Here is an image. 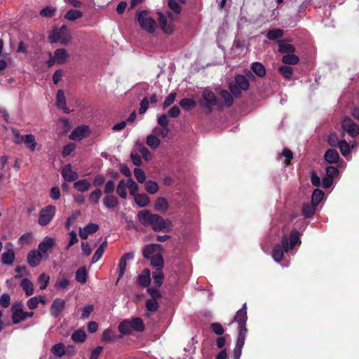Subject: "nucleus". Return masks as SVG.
<instances>
[{"label": "nucleus", "mask_w": 359, "mask_h": 359, "mask_svg": "<svg viewBox=\"0 0 359 359\" xmlns=\"http://www.w3.org/2000/svg\"><path fill=\"white\" fill-rule=\"evenodd\" d=\"M137 218L142 226H151L156 232L169 233L173 227L170 219H164L162 216L151 213L150 210L143 209L137 212Z\"/></svg>", "instance_id": "obj_1"}, {"label": "nucleus", "mask_w": 359, "mask_h": 359, "mask_svg": "<svg viewBox=\"0 0 359 359\" xmlns=\"http://www.w3.org/2000/svg\"><path fill=\"white\" fill-rule=\"evenodd\" d=\"M247 318V306L246 304H244L243 308L236 311L232 321L233 323H237L238 325V339H236V346L233 350V353H236V357H238L239 354H241V350L245 344L248 332L246 328Z\"/></svg>", "instance_id": "obj_2"}, {"label": "nucleus", "mask_w": 359, "mask_h": 359, "mask_svg": "<svg viewBox=\"0 0 359 359\" xmlns=\"http://www.w3.org/2000/svg\"><path fill=\"white\" fill-rule=\"evenodd\" d=\"M202 100H201V106L206 110L208 114H211L213 111V107L218 106L222 108V104L218 101L217 97L215 95L212 90L205 89L202 92Z\"/></svg>", "instance_id": "obj_3"}, {"label": "nucleus", "mask_w": 359, "mask_h": 359, "mask_svg": "<svg viewBox=\"0 0 359 359\" xmlns=\"http://www.w3.org/2000/svg\"><path fill=\"white\" fill-rule=\"evenodd\" d=\"M250 88V82L245 75L236 74L234 81L229 83V88L235 97L241 95V90H248Z\"/></svg>", "instance_id": "obj_4"}, {"label": "nucleus", "mask_w": 359, "mask_h": 359, "mask_svg": "<svg viewBox=\"0 0 359 359\" xmlns=\"http://www.w3.org/2000/svg\"><path fill=\"white\" fill-rule=\"evenodd\" d=\"M148 14L147 10H142L136 14L137 20L139 22L142 29L146 30L148 33L152 34L154 32L156 22L152 18L149 17Z\"/></svg>", "instance_id": "obj_5"}, {"label": "nucleus", "mask_w": 359, "mask_h": 359, "mask_svg": "<svg viewBox=\"0 0 359 359\" xmlns=\"http://www.w3.org/2000/svg\"><path fill=\"white\" fill-rule=\"evenodd\" d=\"M11 319L13 324L17 325L22 321L25 320L27 318H32L34 315L33 311H23L20 305L14 304L11 308Z\"/></svg>", "instance_id": "obj_6"}, {"label": "nucleus", "mask_w": 359, "mask_h": 359, "mask_svg": "<svg viewBox=\"0 0 359 359\" xmlns=\"http://www.w3.org/2000/svg\"><path fill=\"white\" fill-rule=\"evenodd\" d=\"M55 213V207L48 205L41 210L39 215L38 223L41 226H47L53 219Z\"/></svg>", "instance_id": "obj_7"}, {"label": "nucleus", "mask_w": 359, "mask_h": 359, "mask_svg": "<svg viewBox=\"0 0 359 359\" xmlns=\"http://www.w3.org/2000/svg\"><path fill=\"white\" fill-rule=\"evenodd\" d=\"M299 238L300 233L296 229L291 231L289 238L286 236H283L282 238V245L285 252H288L290 249L294 248L295 245L300 243Z\"/></svg>", "instance_id": "obj_8"}, {"label": "nucleus", "mask_w": 359, "mask_h": 359, "mask_svg": "<svg viewBox=\"0 0 359 359\" xmlns=\"http://www.w3.org/2000/svg\"><path fill=\"white\" fill-rule=\"evenodd\" d=\"M342 128L352 137H355L359 134L358 125L349 118H345L342 121Z\"/></svg>", "instance_id": "obj_9"}, {"label": "nucleus", "mask_w": 359, "mask_h": 359, "mask_svg": "<svg viewBox=\"0 0 359 359\" xmlns=\"http://www.w3.org/2000/svg\"><path fill=\"white\" fill-rule=\"evenodd\" d=\"M65 307V301L60 298L53 300L50 306V313L54 318H58Z\"/></svg>", "instance_id": "obj_10"}, {"label": "nucleus", "mask_w": 359, "mask_h": 359, "mask_svg": "<svg viewBox=\"0 0 359 359\" xmlns=\"http://www.w3.org/2000/svg\"><path fill=\"white\" fill-rule=\"evenodd\" d=\"M42 254L36 250H32L27 253V262L29 266L37 267L42 260Z\"/></svg>", "instance_id": "obj_11"}, {"label": "nucleus", "mask_w": 359, "mask_h": 359, "mask_svg": "<svg viewBox=\"0 0 359 359\" xmlns=\"http://www.w3.org/2000/svg\"><path fill=\"white\" fill-rule=\"evenodd\" d=\"M88 127L86 125H83L76 127L72 131L69 135V138L72 140H80L88 135Z\"/></svg>", "instance_id": "obj_12"}, {"label": "nucleus", "mask_w": 359, "mask_h": 359, "mask_svg": "<svg viewBox=\"0 0 359 359\" xmlns=\"http://www.w3.org/2000/svg\"><path fill=\"white\" fill-rule=\"evenodd\" d=\"M163 250V246L161 244H157V243H151L148 244L143 247L142 249V255L143 257L149 259L152 257L154 255L153 254L154 252H156L157 251H162Z\"/></svg>", "instance_id": "obj_13"}, {"label": "nucleus", "mask_w": 359, "mask_h": 359, "mask_svg": "<svg viewBox=\"0 0 359 359\" xmlns=\"http://www.w3.org/2000/svg\"><path fill=\"white\" fill-rule=\"evenodd\" d=\"M55 241L54 238L46 236L43 238V241L38 245V252L41 253H47L50 251L55 245Z\"/></svg>", "instance_id": "obj_14"}, {"label": "nucleus", "mask_w": 359, "mask_h": 359, "mask_svg": "<svg viewBox=\"0 0 359 359\" xmlns=\"http://www.w3.org/2000/svg\"><path fill=\"white\" fill-rule=\"evenodd\" d=\"M61 175L67 182H74L78 177L76 172L72 170L70 164L65 165L62 169Z\"/></svg>", "instance_id": "obj_15"}, {"label": "nucleus", "mask_w": 359, "mask_h": 359, "mask_svg": "<svg viewBox=\"0 0 359 359\" xmlns=\"http://www.w3.org/2000/svg\"><path fill=\"white\" fill-rule=\"evenodd\" d=\"M55 105L59 109L64 111L65 114H69L71 110L66 107V100L64 90H58L56 93V103Z\"/></svg>", "instance_id": "obj_16"}, {"label": "nucleus", "mask_w": 359, "mask_h": 359, "mask_svg": "<svg viewBox=\"0 0 359 359\" xmlns=\"http://www.w3.org/2000/svg\"><path fill=\"white\" fill-rule=\"evenodd\" d=\"M99 229L96 223H88L83 229H80L79 235L81 239H87L88 235L95 233Z\"/></svg>", "instance_id": "obj_17"}, {"label": "nucleus", "mask_w": 359, "mask_h": 359, "mask_svg": "<svg viewBox=\"0 0 359 359\" xmlns=\"http://www.w3.org/2000/svg\"><path fill=\"white\" fill-rule=\"evenodd\" d=\"M137 284L143 287H149L151 284V271L145 269L142 271L139 276H137Z\"/></svg>", "instance_id": "obj_18"}, {"label": "nucleus", "mask_w": 359, "mask_h": 359, "mask_svg": "<svg viewBox=\"0 0 359 359\" xmlns=\"http://www.w3.org/2000/svg\"><path fill=\"white\" fill-rule=\"evenodd\" d=\"M154 208L156 211L165 213L168 211L169 208V204L167 199L164 197H158L156 201H154Z\"/></svg>", "instance_id": "obj_19"}, {"label": "nucleus", "mask_w": 359, "mask_h": 359, "mask_svg": "<svg viewBox=\"0 0 359 359\" xmlns=\"http://www.w3.org/2000/svg\"><path fill=\"white\" fill-rule=\"evenodd\" d=\"M324 160L330 164L338 162L339 160L338 151L334 149H328L325 153H324Z\"/></svg>", "instance_id": "obj_20"}, {"label": "nucleus", "mask_w": 359, "mask_h": 359, "mask_svg": "<svg viewBox=\"0 0 359 359\" xmlns=\"http://www.w3.org/2000/svg\"><path fill=\"white\" fill-rule=\"evenodd\" d=\"M219 95L224 100V106L227 108H229L233 104V97L234 95L231 94V91L228 90H221L219 92Z\"/></svg>", "instance_id": "obj_21"}, {"label": "nucleus", "mask_w": 359, "mask_h": 359, "mask_svg": "<svg viewBox=\"0 0 359 359\" xmlns=\"http://www.w3.org/2000/svg\"><path fill=\"white\" fill-rule=\"evenodd\" d=\"M158 23L163 31L167 34H172L173 32V26L168 25V20L162 13L158 12Z\"/></svg>", "instance_id": "obj_22"}, {"label": "nucleus", "mask_w": 359, "mask_h": 359, "mask_svg": "<svg viewBox=\"0 0 359 359\" xmlns=\"http://www.w3.org/2000/svg\"><path fill=\"white\" fill-rule=\"evenodd\" d=\"M151 259V264L152 267L156 268V271H162L164 265L163 257L161 254L157 253L149 258Z\"/></svg>", "instance_id": "obj_23"}, {"label": "nucleus", "mask_w": 359, "mask_h": 359, "mask_svg": "<svg viewBox=\"0 0 359 359\" xmlns=\"http://www.w3.org/2000/svg\"><path fill=\"white\" fill-rule=\"evenodd\" d=\"M133 196L136 205L140 208H145L151 203V199L146 194H137Z\"/></svg>", "instance_id": "obj_24"}, {"label": "nucleus", "mask_w": 359, "mask_h": 359, "mask_svg": "<svg viewBox=\"0 0 359 359\" xmlns=\"http://www.w3.org/2000/svg\"><path fill=\"white\" fill-rule=\"evenodd\" d=\"M316 206L311 203L304 204L302 207V215L306 219L311 218L316 213Z\"/></svg>", "instance_id": "obj_25"}, {"label": "nucleus", "mask_w": 359, "mask_h": 359, "mask_svg": "<svg viewBox=\"0 0 359 359\" xmlns=\"http://www.w3.org/2000/svg\"><path fill=\"white\" fill-rule=\"evenodd\" d=\"M54 57L55 62L62 65L66 62L68 54L65 48H57L54 52Z\"/></svg>", "instance_id": "obj_26"}, {"label": "nucleus", "mask_w": 359, "mask_h": 359, "mask_svg": "<svg viewBox=\"0 0 359 359\" xmlns=\"http://www.w3.org/2000/svg\"><path fill=\"white\" fill-rule=\"evenodd\" d=\"M278 52L285 53V55L291 54L295 52V48L287 42L280 41H278Z\"/></svg>", "instance_id": "obj_27"}, {"label": "nucleus", "mask_w": 359, "mask_h": 359, "mask_svg": "<svg viewBox=\"0 0 359 359\" xmlns=\"http://www.w3.org/2000/svg\"><path fill=\"white\" fill-rule=\"evenodd\" d=\"M15 252L13 249H8L1 255V263L11 265L15 261Z\"/></svg>", "instance_id": "obj_28"}, {"label": "nucleus", "mask_w": 359, "mask_h": 359, "mask_svg": "<svg viewBox=\"0 0 359 359\" xmlns=\"http://www.w3.org/2000/svg\"><path fill=\"white\" fill-rule=\"evenodd\" d=\"M251 70L253 73L260 77L266 76V68L259 62H254L251 65Z\"/></svg>", "instance_id": "obj_29"}, {"label": "nucleus", "mask_w": 359, "mask_h": 359, "mask_svg": "<svg viewBox=\"0 0 359 359\" xmlns=\"http://www.w3.org/2000/svg\"><path fill=\"white\" fill-rule=\"evenodd\" d=\"M20 287L22 290L25 291L27 296H31L33 294L34 288L33 284L31 280L27 278H23L20 283Z\"/></svg>", "instance_id": "obj_30"}, {"label": "nucleus", "mask_w": 359, "mask_h": 359, "mask_svg": "<svg viewBox=\"0 0 359 359\" xmlns=\"http://www.w3.org/2000/svg\"><path fill=\"white\" fill-rule=\"evenodd\" d=\"M103 204L107 208H114L118 205V199L114 195H107L103 198Z\"/></svg>", "instance_id": "obj_31"}, {"label": "nucleus", "mask_w": 359, "mask_h": 359, "mask_svg": "<svg viewBox=\"0 0 359 359\" xmlns=\"http://www.w3.org/2000/svg\"><path fill=\"white\" fill-rule=\"evenodd\" d=\"M284 248L282 246L277 245L273 247L272 252V257L276 262H280L283 260L284 256Z\"/></svg>", "instance_id": "obj_32"}, {"label": "nucleus", "mask_w": 359, "mask_h": 359, "mask_svg": "<svg viewBox=\"0 0 359 359\" xmlns=\"http://www.w3.org/2000/svg\"><path fill=\"white\" fill-rule=\"evenodd\" d=\"M71 339L75 343H84L86 339V334L84 330H76L72 334Z\"/></svg>", "instance_id": "obj_33"}, {"label": "nucleus", "mask_w": 359, "mask_h": 359, "mask_svg": "<svg viewBox=\"0 0 359 359\" xmlns=\"http://www.w3.org/2000/svg\"><path fill=\"white\" fill-rule=\"evenodd\" d=\"M132 329L137 332H141L145 329V325L143 323V320L140 318H132L130 321Z\"/></svg>", "instance_id": "obj_34"}, {"label": "nucleus", "mask_w": 359, "mask_h": 359, "mask_svg": "<svg viewBox=\"0 0 359 359\" xmlns=\"http://www.w3.org/2000/svg\"><path fill=\"white\" fill-rule=\"evenodd\" d=\"M282 62L287 65H295L299 62V57L293 54L285 55L282 58Z\"/></svg>", "instance_id": "obj_35"}, {"label": "nucleus", "mask_w": 359, "mask_h": 359, "mask_svg": "<svg viewBox=\"0 0 359 359\" xmlns=\"http://www.w3.org/2000/svg\"><path fill=\"white\" fill-rule=\"evenodd\" d=\"M179 104L183 109L189 111L196 107V102L194 100L185 97L180 100Z\"/></svg>", "instance_id": "obj_36"}, {"label": "nucleus", "mask_w": 359, "mask_h": 359, "mask_svg": "<svg viewBox=\"0 0 359 359\" xmlns=\"http://www.w3.org/2000/svg\"><path fill=\"white\" fill-rule=\"evenodd\" d=\"M50 351H52L55 357L61 358L65 355V344L62 343L56 344L50 349Z\"/></svg>", "instance_id": "obj_37"}, {"label": "nucleus", "mask_w": 359, "mask_h": 359, "mask_svg": "<svg viewBox=\"0 0 359 359\" xmlns=\"http://www.w3.org/2000/svg\"><path fill=\"white\" fill-rule=\"evenodd\" d=\"M22 143H25L27 148L30 150L34 151L36 147V137L32 134H27L23 139Z\"/></svg>", "instance_id": "obj_38"}, {"label": "nucleus", "mask_w": 359, "mask_h": 359, "mask_svg": "<svg viewBox=\"0 0 359 359\" xmlns=\"http://www.w3.org/2000/svg\"><path fill=\"white\" fill-rule=\"evenodd\" d=\"M83 16V13L80 10L71 9L67 11L65 15V18L74 21L76 19H80Z\"/></svg>", "instance_id": "obj_39"}, {"label": "nucleus", "mask_w": 359, "mask_h": 359, "mask_svg": "<svg viewBox=\"0 0 359 359\" xmlns=\"http://www.w3.org/2000/svg\"><path fill=\"white\" fill-rule=\"evenodd\" d=\"M283 36V31L279 28L272 29L269 30L266 37L268 39L271 41L277 40L278 39L282 38Z\"/></svg>", "instance_id": "obj_40"}, {"label": "nucleus", "mask_w": 359, "mask_h": 359, "mask_svg": "<svg viewBox=\"0 0 359 359\" xmlns=\"http://www.w3.org/2000/svg\"><path fill=\"white\" fill-rule=\"evenodd\" d=\"M118 330L121 334H130L133 328L130 324V320H124L118 325Z\"/></svg>", "instance_id": "obj_41"}, {"label": "nucleus", "mask_w": 359, "mask_h": 359, "mask_svg": "<svg viewBox=\"0 0 359 359\" xmlns=\"http://www.w3.org/2000/svg\"><path fill=\"white\" fill-rule=\"evenodd\" d=\"M76 280L81 284L87 281V271L85 267H81L76 271Z\"/></svg>", "instance_id": "obj_42"}, {"label": "nucleus", "mask_w": 359, "mask_h": 359, "mask_svg": "<svg viewBox=\"0 0 359 359\" xmlns=\"http://www.w3.org/2000/svg\"><path fill=\"white\" fill-rule=\"evenodd\" d=\"M152 277L154 280V286L160 287L163 283V273L162 271H154L152 272Z\"/></svg>", "instance_id": "obj_43"}, {"label": "nucleus", "mask_w": 359, "mask_h": 359, "mask_svg": "<svg viewBox=\"0 0 359 359\" xmlns=\"http://www.w3.org/2000/svg\"><path fill=\"white\" fill-rule=\"evenodd\" d=\"M159 187L156 182L149 180L145 182V190L148 194H154L158 191Z\"/></svg>", "instance_id": "obj_44"}, {"label": "nucleus", "mask_w": 359, "mask_h": 359, "mask_svg": "<svg viewBox=\"0 0 359 359\" xmlns=\"http://www.w3.org/2000/svg\"><path fill=\"white\" fill-rule=\"evenodd\" d=\"M323 196L324 193L322 190L318 189H315L311 196V203L315 205H318L323 200Z\"/></svg>", "instance_id": "obj_45"}, {"label": "nucleus", "mask_w": 359, "mask_h": 359, "mask_svg": "<svg viewBox=\"0 0 359 359\" xmlns=\"http://www.w3.org/2000/svg\"><path fill=\"white\" fill-rule=\"evenodd\" d=\"M126 188H127V184H126L125 180H120L118 182V187H116V194H118V195H119V196L122 199L126 198V196H127Z\"/></svg>", "instance_id": "obj_46"}, {"label": "nucleus", "mask_w": 359, "mask_h": 359, "mask_svg": "<svg viewBox=\"0 0 359 359\" xmlns=\"http://www.w3.org/2000/svg\"><path fill=\"white\" fill-rule=\"evenodd\" d=\"M278 72H280L285 79L288 80L293 76V68L290 66H280L278 67Z\"/></svg>", "instance_id": "obj_47"}, {"label": "nucleus", "mask_w": 359, "mask_h": 359, "mask_svg": "<svg viewBox=\"0 0 359 359\" xmlns=\"http://www.w3.org/2000/svg\"><path fill=\"white\" fill-rule=\"evenodd\" d=\"M74 187L78 191L84 192L89 189L90 187V184L87 182L86 180H81L79 181H76L74 184Z\"/></svg>", "instance_id": "obj_48"}, {"label": "nucleus", "mask_w": 359, "mask_h": 359, "mask_svg": "<svg viewBox=\"0 0 359 359\" xmlns=\"http://www.w3.org/2000/svg\"><path fill=\"white\" fill-rule=\"evenodd\" d=\"M146 308L147 311H151L152 313L158 311L159 305L158 300L154 299H149L146 301Z\"/></svg>", "instance_id": "obj_49"}, {"label": "nucleus", "mask_w": 359, "mask_h": 359, "mask_svg": "<svg viewBox=\"0 0 359 359\" xmlns=\"http://www.w3.org/2000/svg\"><path fill=\"white\" fill-rule=\"evenodd\" d=\"M126 184L127 188L129 189L130 196H135L137 194L138 185L134 180H133L132 178H128V180H127Z\"/></svg>", "instance_id": "obj_50"}, {"label": "nucleus", "mask_w": 359, "mask_h": 359, "mask_svg": "<svg viewBox=\"0 0 359 359\" xmlns=\"http://www.w3.org/2000/svg\"><path fill=\"white\" fill-rule=\"evenodd\" d=\"M147 144L152 149H156L160 144V140L156 136L149 135L147 137Z\"/></svg>", "instance_id": "obj_51"}, {"label": "nucleus", "mask_w": 359, "mask_h": 359, "mask_svg": "<svg viewBox=\"0 0 359 359\" xmlns=\"http://www.w3.org/2000/svg\"><path fill=\"white\" fill-rule=\"evenodd\" d=\"M49 276L43 273L38 278V283L39 284V289L41 290H45L48 285Z\"/></svg>", "instance_id": "obj_52"}, {"label": "nucleus", "mask_w": 359, "mask_h": 359, "mask_svg": "<svg viewBox=\"0 0 359 359\" xmlns=\"http://www.w3.org/2000/svg\"><path fill=\"white\" fill-rule=\"evenodd\" d=\"M93 304H86L83 308L81 309V319H88L93 311Z\"/></svg>", "instance_id": "obj_53"}, {"label": "nucleus", "mask_w": 359, "mask_h": 359, "mask_svg": "<svg viewBox=\"0 0 359 359\" xmlns=\"http://www.w3.org/2000/svg\"><path fill=\"white\" fill-rule=\"evenodd\" d=\"M102 195V191L100 189H97L91 192L90 196H88V200H90V203L93 204H97Z\"/></svg>", "instance_id": "obj_54"}, {"label": "nucleus", "mask_w": 359, "mask_h": 359, "mask_svg": "<svg viewBox=\"0 0 359 359\" xmlns=\"http://www.w3.org/2000/svg\"><path fill=\"white\" fill-rule=\"evenodd\" d=\"M56 9L53 6H46L41 9L39 15L45 18H52L55 14Z\"/></svg>", "instance_id": "obj_55"}, {"label": "nucleus", "mask_w": 359, "mask_h": 359, "mask_svg": "<svg viewBox=\"0 0 359 359\" xmlns=\"http://www.w3.org/2000/svg\"><path fill=\"white\" fill-rule=\"evenodd\" d=\"M337 147L339 148L340 152H341V154L344 156L348 155L350 153L349 144L344 140H340V142Z\"/></svg>", "instance_id": "obj_56"}, {"label": "nucleus", "mask_w": 359, "mask_h": 359, "mask_svg": "<svg viewBox=\"0 0 359 359\" xmlns=\"http://www.w3.org/2000/svg\"><path fill=\"white\" fill-rule=\"evenodd\" d=\"M116 337L114 335V333L112 330L109 329H107L103 332L102 336V340L104 342H111L114 340H115Z\"/></svg>", "instance_id": "obj_57"}, {"label": "nucleus", "mask_w": 359, "mask_h": 359, "mask_svg": "<svg viewBox=\"0 0 359 359\" xmlns=\"http://www.w3.org/2000/svg\"><path fill=\"white\" fill-rule=\"evenodd\" d=\"M134 175L138 182L143 183L146 182L147 176L145 172H144L141 168H135L134 170Z\"/></svg>", "instance_id": "obj_58"}, {"label": "nucleus", "mask_w": 359, "mask_h": 359, "mask_svg": "<svg viewBox=\"0 0 359 359\" xmlns=\"http://www.w3.org/2000/svg\"><path fill=\"white\" fill-rule=\"evenodd\" d=\"M168 5L169 8L175 14L178 15L180 13L182 8L176 0H168Z\"/></svg>", "instance_id": "obj_59"}, {"label": "nucleus", "mask_w": 359, "mask_h": 359, "mask_svg": "<svg viewBox=\"0 0 359 359\" xmlns=\"http://www.w3.org/2000/svg\"><path fill=\"white\" fill-rule=\"evenodd\" d=\"M340 140L338 138L337 134L331 133L327 137V144L332 147H337L339 144Z\"/></svg>", "instance_id": "obj_60"}, {"label": "nucleus", "mask_w": 359, "mask_h": 359, "mask_svg": "<svg viewBox=\"0 0 359 359\" xmlns=\"http://www.w3.org/2000/svg\"><path fill=\"white\" fill-rule=\"evenodd\" d=\"M11 304V297L10 294L8 293H4L0 297V305L4 308L6 309Z\"/></svg>", "instance_id": "obj_61"}, {"label": "nucleus", "mask_w": 359, "mask_h": 359, "mask_svg": "<svg viewBox=\"0 0 359 359\" xmlns=\"http://www.w3.org/2000/svg\"><path fill=\"white\" fill-rule=\"evenodd\" d=\"M311 174V182L312 185L319 187L321 186L320 177L317 175L316 171L312 170Z\"/></svg>", "instance_id": "obj_62"}, {"label": "nucleus", "mask_w": 359, "mask_h": 359, "mask_svg": "<svg viewBox=\"0 0 359 359\" xmlns=\"http://www.w3.org/2000/svg\"><path fill=\"white\" fill-rule=\"evenodd\" d=\"M326 175H327V177L334 179L338 176L339 170L336 167L328 166L326 168Z\"/></svg>", "instance_id": "obj_63"}, {"label": "nucleus", "mask_w": 359, "mask_h": 359, "mask_svg": "<svg viewBox=\"0 0 359 359\" xmlns=\"http://www.w3.org/2000/svg\"><path fill=\"white\" fill-rule=\"evenodd\" d=\"M211 329L213 332H215L217 335H223L224 332V330L222 324L219 323H213L211 324Z\"/></svg>", "instance_id": "obj_64"}]
</instances>
